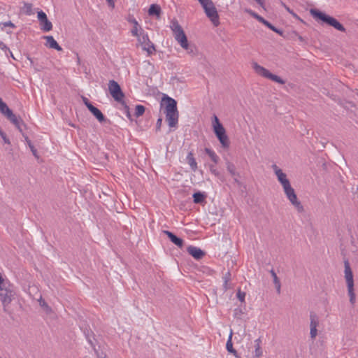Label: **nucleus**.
Listing matches in <instances>:
<instances>
[{
    "label": "nucleus",
    "instance_id": "nucleus-29",
    "mask_svg": "<svg viewBox=\"0 0 358 358\" xmlns=\"http://www.w3.org/2000/svg\"><path fill=\"white\" fill-rule=\"evenodd\" d=\"M22 11L27 15L33 14L32 4L29 3H24L22 7Z\"/></svg>",
    "mask_w": 358,
    "mask_h": 358
},
{
    "label": "nucleus",
    "instance_id": "nucleus-5",
    "mask_svg": "<svg viewBox=\"0 0 358 358\" xmlns=\"http://www.w3.org/2000/svg\"><path fill=\"white\" fill-rule=\"evenodd\" d=\"M170 27L173 32L175 39L180 43L182 48L188 50L189 47L187 36L178 20L176 19L172 20Z\"/></svg>",
    "mask_w": 358,
    "mask_h": 358
},
{
    "label": "nucleus",
    "instance_id": "nucleus-18",
    "mask_svg": "<svg viewBox=\"0 0 358 358\" xmlns=\"http://www.w3.org/2000/svg\"><path fill=\"white\" fill-rule=\"evenodd\" d=\"M252 15L260 22H262V24H264L265 26H266L268 28H269L270 29H271L272 31H273L274 32L280 34V35H282V31L280 29H278V28H276L275 27H274L273 25H272L268 21L266 20L264 17H262V16L259 15L257 13H252Z\"/></svg>",
    "mask_w": 358,
    "mask_h": 358
},
{
    "label": "nucleus",
    "instance_id": "nucleus-27",
    "mask_svg": "<svg viewBox=\"0 0 358 358\" xmlns=\"http://www.w3.org/2000/svg\"><path fill=\"white\" fill-rule=\"evenodd\" d=\"M24 137V139L27 143V145H29L33 155L36 157V158H38V152H37V150L36 149L34 148V145L32 144L31 140L29 138V137L27 136H24V134H22Z\"/></svg>",
    "mask_w": 358,
    "mask_h": 358
},
{
    "label": "nucleus",
    "instance_id": "nucleus-17",
    "mask_svg": "<svg viewBox=\"0 0 358 358\" xmlns=\"http://www.w3.org/2000/svg\"><path fill=\"white\" fill-rule=\"evenodd\" d=\"M187 251L196 259H201L205 255V252L200 248L190 245L187 248Z\"/></svg>",
    "mask_w": 358,
    "mask_h": 358
},
{
    "label": "nucleus",
    "instance_id": "nucleus-12",
    "mask_svg": "<svg viewBox=\"0 0 358 358\" xmlns=\"http://www.w3.org/2000/svg\"><path fill=\"white\" fill-rule=\"evenodd\" d=\"M272 168L275 172V176L278 178V181L280 182L282 187L290 183L289 180L287 178L286 174L284 173L282 171L280 168H278V166L276 164H273L272 166Z\"/></svg>",
    "mask_w": 358,
    "mask_h": 358
},
{
    "label": "nucleus",
    "instance_id": "nucleus-9",
    "mask_svg": "<svg viewBox=\"0 0 358 358\" xmlns=\"http://www.w3.org/2000/svg\"><path fill=\"white\" fill-rule=\"evenodd\" d=\"M284 192L290 201V203L295 207L299 213H302L304 210L303 206L301 203V202L298 200L297 196L295 193L294 189L291 186L290 183L282 187Z\"/></svg>",
    "mask_w": 358,
    "mask_h": 358
},
{
    "label": "nucleus",
    "instance_id": "nucleus-55",
    "mask_svg": "<svg viewBox=\"0 0 358 358\" xmlns=\"http://www.w3.org/2000/svg\"><path fill=\"white\" fill-rule=\"evenodd\" d=\"M107 1H108L109 3H110L111 1H113L112 0H107Z\"/></svg>",
    "mask_w": 358,
    "mask_h": 358
},
{
    "label": "nucleus",
    "instance_id": "nucleus-22",
    "mask_svg": "<svg viewBox=\"0 0 358 358\" xmlns=\"http://www.w3.org/2000/svg\"><path fill=\"white\" fill-rule=\"evenodd\" d=\"M186 160L187 164L189 165L191 169L193 171H196L197 170V163L196 162L195 158L194 157V155L192 152H189L186 157Z\"/></svg>",
    "mask_w": 358,
    "mask_h": 358
},
{
    "label": "nucleus",
    "instance_id": "nucleus-1",
    "mask_svg": "<svg viewBox=\"0 0 358 358\" xmlns=\"http://www.w3.org/2000/svg\"><path fill=\"white\" fill-rule=\"evenodd\" d=\"M161 107L163 108L166 116V121L169 126L171 128L177 127L179 118L177 101L168 95L164 94L161 101Z\"/></svg>",
    "mask_w": 358,
    "mask_h": 358
},
{
    "label": "nucleus",
    "instance_id": "nucleus-44",
    "mask_svg": "<svg viewBox=\"0 0 358 358\" xmlns=\"http://www.w3.org/2000/svg\"><path fill=\"white\" fill-rule=\"evenodd\" d=\"M229 282V281H224V283H223L224 292H226L229 289L231 288V286H230V284Z\"/></svg>",
    "mask_w": 358,
    "mask_h": 358
},
{
    "label": "nucleus",
    "instance_id": "nucleus-25",
    "mask_svg": "<svg viewBox=\"0 0 358 358\" xmlns=\"http://www.w3.org/2000/svg\"><path fill=\"white\" fill-rule=\"evenodd\" d=\"M41 29L43 31H49L52 29V24L50 21L48 20V19L45 20L42 22H40Z\"/></svg>",
    "mask_w": 358,
    "mask_h": 358
},
{
    "label": "nucleus",
    "instance_id": "nucleus-35",
    "mask_svg": "<svg viewBox=\"0 0 358 358\" xmlns=\"http://www.w3.org/2000/svg\"><path fill=\"white\" fill-rule=\"evenodd\" d=\"M317 335V328L310 327V336L312 339H315Z\"/></svg>",
    "mask_w": 358,
    "mask_h": 358
},
{
    "label": "nucleus",
    "instance_id": "nucleus-49",
    "mask_svg": "<svg viewBox=\"0 0 358 358\" xmlns=\"http://www.w3.org/2000/svg\"><path fill=\"white\" fill-rule=\"evenodd\" d=\"M261 343H262V341H261V338H257V339H256V340L255 341V345H260Z\"/></svg>",
    "mask_w": 358,
    "mask_h": 358
},
{
    "label": "nucleus",
    "instance_id": "nucleus-2",
    "mask_svg": "<svg viewBox=\"0 0 358 358\" xmlns=\"http://www.w3.org/2000/svg\"><path fill=\"white\" fill-rule=\"evenodd\" d=\"M311 15L317 20H321L323 23L327 24L341 32H345L346 29L341 24L336 18L327 15L326 13L315 9L312 8L310 10Z\"/></svg>",
    "mask_w": 358,
    "mask_h": 358
},
{
    "label": "nucleus",
    "instance_id": "nucleus-57",
    "mask_svg": "<svg viewBox=\"0 0 358 358\" xmlns=\"http://www.w3.org/2000/svg\"><path fill=\"white\" fill-rule=\"evenodd\" d=\"M0 358H2V357L0 356Z\"/></svg>",
    "mask_w": 358,
    "mask_h": 358
},
{
    "label": "nucleus",
    "instance_id": "nucleus-45",
    "mask_svg": "<svg viewBox=\"0 0 358 358\" xmlns=\"http://www.w3.org/2000/svg\"><path fill=\"white\" fill-rule=\"evenodd\" d=\"M231 280V273L229 271L227 272L223 276L224 281H230Z\"/></svg>",
    "mask_w": 358,
    "mask_h": 358
},
{
    "label": "nucleus",
    "instance_id": "nucleus-46",
    "mask_svg": "<svg viewBox=\"0 0 358 358\" xmlns=\"http://www.w3.org/2000/svg\"><path fill=\"white\" fill-rule=\"evenodd\" d=\"M0 49L6 52V50H8V48L2 41H0Z\"/></svg>",
    "mask_w": 358,
    "mask_h": 358
},
{
    "label": "nucleus",
    "instance_id": "nucleus-20",
    "mask_svg": "<svg viewBox=\"0 0 358 358\" xmlns=\"http://www.w3.org/2000/svg\"><path fill=\"white\" fill-rule=\"evenodd\" d=\"M89 110L93 114V115L97 119V120L102 123L106 121V119L101 111L94 106H89Z\"/></svg>",
    "mask_w": 358,
    "mask_h": 358
},
{
    "label": "nucleus",
    "instance_id": "nucleus-21",
    "mask_svg": "<svg viewBox=\"0 0 358 358\" xmlns=\"http://www.w3.org/2000/svg\"><path fill=\"white\" fill-rule=\"evenodd\" d=\"M161 7L157 4H152L148 10V15L150 16H156L157 19L160 18L161 16Z\"/></svg>",
    "mask_w": 358,
    "mask_h": 358
},
{
    "label": "nucleus",
    "instance_id": "nucleus-4",
    "mask_svg": "<svg viewBox=\"0 0 358 358\" xmlns=\"http://www.w3.org/2000/svg\"><path fill=\"white\" fill-rule=\"evenodd\" d=\"M344 268L345 278L346 280L348 295L350 296V302L352 305H354L356 300V296L354 292L353 273L348 259L344 260Z\"/></svg>",
    "mask_w": 358,
    "mask_h": 358
},
{
    "label": "nucleus",
    "instance_id": "nucleus-14",
    "mask_svg": "<svg viewBox=\"0 0 358 358\" xmlns=\"http://www.w3.org/2000/svg\"><path fill=\"white\" fill-rule=\"evenodd\" d=\"M6 117L11 123H13L17 127V129L21 133L22 132V126L24 125V123L20 117L16 116V115H15L13 113V111Z\"/></svg>",
    "mask_w": 358,
    "mask_h": 358
},
{
    "label": "nucleus",
    "instance_id": "nucleus-54",
    "mask_svg": "<svg viewBox=\"0 0 358 358\" xmlns=\"http://www.w3.org/2000/svg\"><path fill=\"white\" fill-rule=\"evenodd\" d=\"M3 102L1 98H0V104Z\"/></svg>",
    "mask_w": 358,
    "mask_h": 358
},
{
    "label": "nucleus",
    "instance_id": "nucleus-11",
    "mask_svg": "<svg viewBox=\"0 0 358 358\" xmlns=\"http://www.w3.org/2000/svg\"><path fill=\"white\" fill-rule=\"evenodd\" d=\"M108 90L115 101L118 103L124 101V94L117 82L114 80H110L108 83Z\"/></svg>",
    "mask_w": 358,
    "mask_h": 358
},
{
    "label": "nucleus",
    "instance_id": "nucleus-15",
    "mask_svg": "<svg viewBox=\"0 0 358 358\" xmlns=\"http://www.w3.org/2000/svg\"><path fill=\"white\" fill-rule=\"evenodd\" d=\"M127 21L133 24V28L131 30V35L134 36H138V34L143 31V28L138 24L137 20L132 16H129Z\"/></svg>",
    "mask_w": 358,
    "mask_h": 358
},
{
    "label": "nucleus",
    "instance_id": "nucleus-43",
    "mask_svg": "<svg viewBox=\"0 0 358 358\" xmlns=\"http://www.w3.org/2000/svg\"><path fill=\"white\" fill-rule=\"evenodd\" d=\"M1 24L3 27H12V28H15V25L11 21H8V22H3V23H1Z\"/></svg>",
    "mask_w": 358,
    "mask_h": 358
},
{
    "label": "nucleus",
    "instance_id": "nucleus-24",
    "mask_svg": "<svg viewBox=\"0 0 358 358\" xmlns=\"http://www.w3.org/2000/svg\"><path fill=\"white\" fill-rule=\"evenodd\" d=\"M206 196L203 193L198 192L193 194V200L195 203H202L205 201Z\"/></svg>",
    "mask_w": 358,
    "mask_h": 358
},
{
    "label": "nucleus",
    "instance_id": "nucleus-26",
    "mask_svg": "<svg viewBox=\"0 0 358 358\" xmlns=\"http://www.w3.org/2000/svg\"><path fill=\"white\" fill-rule=\"evenodd\" d=\"M205 152L210 157L211 160L215 164L218 163L219 157L216 155V153L213 150L206 148H205Z\"/></svg>",
    "mask_w": 358,
    "mask_h": 358
},
{
    "label": "nucleus",
    "instance_id": "nucleus-16",
    "mask_svg": "<svg viewBox=\"0 0 358 358\" xmlns=\"http://www.w3.org/2000/svg\"><path fill=\"white\" fill-rule=\"evenodd\" d=\"M162 233L166 234L170 241L178 248H182L183 247L184 241L182 238L176 236L174 234L167 230H163Z\"/></svg>",
    "mask_w": 358,
    "mask_h": 358
},
{
    "label": "nucleus",
    "instance_id": "nucleus-31",
    "mask_svg": "<svg viewBox=\"0 0 358 358\" xmlns=\"http://www.w3.org/2000/svg\"><path fill=\"white\" fill-rule=\"evenodd\" d=\"M145 108L143 105H137L135 108V116L138 117L143 115Z\"/></svg>",
    "mask_w": 358,
    "mask_h": 358
},
{
    "label": "nucleus",
    "instance_id": "nucleus-36",
    "mask_svg": "<svg viewBox=\"0 0 358 358\" xmlns=\"http://www.w3.org/2000/svg\"><path fill=\"white\" fill-rule=\"evenodd\" d=\"M0 136L2 138L3 142L6 143V144H8V145H10V139L7 137L6 133L4 131L3 132H0Z\"/></svg>",
    "mask_w": 358,
    "mask_h": 358
},
{
    "label": "nucleus",
    "instance_id": "nucleus-48",
    "mask_svg": "<svg viewBox=\"0 0 358 358\" xmlns=\"http://www.w3.org/2000/svg\"><path fill=\"white\" fill-rule=\"evenodd\" d=\"M275 285L277 292L278 294H280V287H281L280 282H279L278 284H275Z\"/></svg>",
    "mask_w": 358,
    "mask_h": 358
},
{
    "label": "nucleus",
    "instance_id": "nucleus-41",
    "mask_svg": "<svg viewBox=\"0 0 358 358\" xmlns=\"http://www.w3.org/2000/svg\"><path fill=\"white\" fill-rule=\"evenodd\" d=\"M39 303H40L41 306L45 308L47 310H50V308L48 306V305L47 304V303L44 300H43L41 298L39 301Z\"/></svg>",
    "mask_w": 358,
    "mask_h": 358
},
{
    "label": "nucleus",
    "instance_id": "nucleus-50",
    "mask_svg": "<svg viewBox=\"0 0 358 358\" xmlns=\"http://www.w3.org/2000/svg\"><path fill=\"white\" fill-rule=\"evenodd\" d=\"M6 51H8L11 57H13L14 59H15V58L14 57L13 53L11 52V51L8 49Z\"/></svg>",
    "mask_w": 358,
    "mask_h": 358
},
{
    "label": "nucleus",
    "instance_id": "nucleus-7",
    "mask_svg": "<svg viewBox=\"0 0 358 358\" xmlns=\"http://www.w3.org/2000/svg\"><path fill=\"white\" fill-rule=\"evenodd\" d=\"M136 37L138 43L142 47L143 50L147 52L148 56H151L156 52L155 44L150 40L148 34L144 31L140 32Z\"/></svg>",
    "mask_w": 358,
    "mask_h": 358
},
{
    "label": "nucleus",
    "instance_id": "nucleus-38",
    "mask_svg": "<svg viewBox=\"0 0 358 358\" xmlns=\"http://www.w3.org/2000/svg\"><path fill=\"white\" fill-rule=\"evenodd\" d=\"M270 272H271V275H272V277L273 278V283L274 284H278L279 282H280L279 278H278V276H277V275L275 273V272L273 269L271 270Z\"/></svg>",
    "mask_w": 358,
    "mask_h": 358
},
{
    "label": "nucleus",
    "instance_id": "nucleus-33",
    "mask_svg": "<svg viewBox=\"0 0 358 358\" xmlns=\"http://www.w3.org/2000/svg\"><path fill=\"white\" fill-rule=\"evenodd\" d=\"M255 357L259 358L262 355V350L260 345H255Z\"/></svg>",
    "mask_w": 358,
    "mask_h": 358
},
{
    "label": "nucleus",
    "instance_id": "nucleus-59",
    "mask_svg": "<svg viewBox=\"0 0 358 358\" xmlns=\"http://www.w3.org/2000/svg\"><path fill=\"white\" fill-rule=\"evenodd\" d=\"M103 358H106V357H103Z\"/></svg>",
    "mask_w": 358,
    "mask_h": 358
},
{
    "label": "nucleus",
    "instance_id": "nucleus-52",
    "mask_svg": "<svg viewBox=\"0 0 358 358\" xmlns=\"http://www.w3.org/2000/svg\"><path fill=\"white\" fill-rule=\"evenodd\" d=\"M299 39L301 41H303V38L302 36H299Z\"/></svg>",
    "mask_w": 358,
    "mask_h": 358
},
{
    "label": "nucleus",
    "instance_id": "nucleus-10",
    "mask_svg": "<svg viewBox=\"0 0 358 358\" xmlns=\"http://www.w3.org/2000/svg\"><path fill=\"white\" fill-rule=\"evenodd\" d=\"M252 67L257 74H259L266 78L270 79L272 81H274V82L281 84V85H283L285 83V81L284 80H282L280 77L271 73L268 70H267L264 67L259 65L256 62L253 63Z\"/></svg>",
    "mask_w": 358,
    "mask_h": 358
},
{
    "label": "nucleus",
    "instance_id": "nucleus-28",
    "mask_svg": "<svg viewBox=\"0 0 358 358\" xmlns=\"http://www.w3.org/2000/svg\"><path fill=\"white\" fill-rule=\"evenodd\" d=\"M231 338H232V331H231V333L229 334L228 341L226 344V348H227V350H228V352L233 353V354H236V351L233 348V343L231 341Z\"/></svg>",
    "mask_w": 358,
    "mask_h": 358
},
{
    "label": "nucleus",
    "instance_id": "nucleus-58",
    "mask_svg": "<svg viewBox=\"0 0 358 358\" xmlns=\"http://www.w3.org/2000/svg\"><path fill=\"white\" fill-rule=\"evenodd\" d=\"M103 358H106V357H103Z\"/></svg>",
    "mask_w": 358,
    "mask_h": 358
},
{
    "label": "nucleus",
    "instance_id": "nucleus-53",
    "mask_svg": "<svg viewBox=\"0 0 358 358\" xmlns=\"http://www.w3.org/2000/svg\"><path fill=\"white\" fill-rule=\"evenodd\" d=\"M28 59L30 61V62H31V64L33 63L32 59H31L30 57H28Z\"/></svg>",
    "mask_w": 358,
    "mask_h": 358
},
{
    "label": "nucleus",
    "instance_id": "nucleus-23",
    "mask_svg": "<svg viewBox=\"0 0 358 358\" xmlns=\"http://www.w3.org/2000/svg\"><path fill=\"white\" fill-rule=\"evenodd\" d=\"M319 325V318L318 316L314 312H310V327H315Z\"/></svg>",
    "mask_w": 358,
    "mask_h": 358
},
{
    "label": "nucleus",
    "instance_id": "nucleus-34",
    "mask_svg": "<svg viewBox=\"0 0 358 358\" xmlns=\"http://www.w3.org/2000/svg\"><path fill=\"white\" fill-rule=\"evenodd\" d=\"M37 17L39 22H42L45 20L48 19L46 14L42 10L38 12Z\"/></svg>",
    "mask_w": 358,
    "mask_h": 358
},
{
    "label": "nucleus",
    "instance_id": "nucleus-32",
    "mask_svg": "<svg viewBox=\"0 0 358 358\" xmlns=\"http://www.w3.org/2000/svg\"><path fill=\"white\" fill-rule=\"evenodd\" d=\"M120 103L123 107L124 111L127 117H129V119H131V114H130V112H129V107L127 106L126 102L124 101H122V102H120Z\"/></svg>",
    "mask_w": 358,
    "mask_h": 358
},
{
    "label": "nucleus",
    "instance_id": "nucleus-37",
    "mask_svg": "<svg viewBox=\"0 0 358 358\" xmlns=\"http://www.w3.org/2000/svg\"><path fill=\"white\" fill-rule=\"evenodd\" d=\"M245 297V292H241V290H238L237 292V298L241 301V302H243Z\"/></svg>",
    "mask_w": 358,
    "mask_h": 358
},
{
    "label": "nucleus",
    "instance_id": "nucleus-30",
    "mask_svg": "<svg viewBox=\"0 0 358 358\" xmlns=\"http://www.w3.org/2000/svg\"><path fill=\"white\" fill-rule=\"evenodd\" d=\"M0 112L5 116L8 115L12 110L3 101L0 104Z\"/></svg>",
    "mask_w": 358,
    "mask_h": 358
},
{
    "label": "nucleus",
    "instance_id": "nucleus-8",
    "mask_svg": "<svg viewBox=\"0 0 358 358\" xmlns=\"http://www.w3.org/2000/svg\"><path fill=\"white\" fill-rule=\"evenodd\" d=\"M15 292L11 286H6L3 282V285L0 286V299L3 306L4 311H6V307L10 303L14 298Z\"/></svg>",
    "mask_w": 358,
    "mask_h": 358
},
{
    "label": "nucleus",
    "instance_id": "nucleus-3",
    "mask_svg": "<svg viewBox=\"0 0 358 358\" xmlns=\"http://www.w3.org/2000/svg\"><path fill=\"white\" fill-rule=\"evenodd\" d=\"M212 126L213 131L220 143H221L222 148H229L230 142L226 134V130L215 115H214L213 117Z\"/></svg>",
    "mask_w": 358,
    "mask_h": 358
},
{
    "label": "nucleus",
    "instance_id": "nucleus-6",
    "mask_svg": "<svg viewBox=\"0 0 358 358\" xmlns=\"http://www.w3.org/2000/svg\"><path fill=\"white\" fill-rule=\"evenodd\" d=\"M199 1L212 23L215 27L218 26L220 24L219 15L213 2L211 0H199Z\"/></svg>",
    "mask_w": 358,
    "mask_h": 358
},
{
    "label": "nucleus",
    "instance_id": "nucleus-39",
    "mask_svg": "<svg viewBox=\"0 0 358 358\" xmlns=\"http://www.w3.org/2000/svg\"><path fill=\"white\" fill-rule=\"evenodd\" d=\"M285 9L294 17H295L296 19H298V20H300L301 21H302V20L300 19V17L297 15L296 13H295L292 10H291L289 7H287V6L284 5Z\"/></svg>",
    "mask_w": 358,
    "mask_h": 358
},
{
    "label": "nucleus",
    "instance_id": "nucleus-47",
    "mask_svg": "<svg viewBox=\"0 0 358 358\" xmlns=\"http://www.w3.org/2000/svg\"><path fill=\"white\" fill-rule=\"evenodd\" d=\"M210 170L211 173H213L214 175L218 176V174H219L218 171L213 166H210Z\"/></svg>",
    "mask_w": 358,
    "mask_h": 358
},
{
    "label": "nucleus",
    "instance_id": "nucleus-51",
    "mask_svg": "<svg viewBox=\"0 0 358 358\" xmlns=\"http://www.w3.org/2000/svg\"><path fill=\"white\" fill-rule=\"evenodd\" d=\"M259 4H262V0H255Z\"/></svg>",
    "mask_w": 358,
    "mask_h": 358
},
{
    "label": "nucleus",
    "instance_id": "nucleus-42",
    "mask_svg": "<svg viewBox=\"0 0 358 358\" xmlns=\"http://www.w3.org/2000/svg\"><path fill=\"white\" fill-rule=\"evenodd\" d=\"M82 99H83V103H85V105L86 106V107L89 109V106H93L90 102V101L88 100L87 98L85 97V96H83L82 97Z\"/></svg>",
    "mask_w": 358,
    "mask_h": 358
},
{
    "label": "nucleus",
    "instance_id": "nucleus-19",
    "mask_svg": "<svg viewBox=\"0 0 358 358\" xmlns=\"http://www.w3.org/2000/svg\"><path fill=\"white\" fill-rule=\"evenodd\" d=\"M43 38L46 40V45L52 49H55L58 51H62V47L57 43L52 36H45Z\"/></svg>",
    "mask_w": 358,
    "mask_h": 358
},
{
    "label": "nucleus",
    "instance_id": "nucleus-40",
    "mask_svg": "<svg viewBox=\"0 0 358 358\" xmlns=\"http://www.w3.org/2000/svg\"><path fill=\"white\" fill-rule=\"evenodd\" d=\"M162 124V118L159 117V118H158L157 123H156V131H158L161 129Z\"/></svg>",
    "mask_w": 358,
    "mask_h": 358
},
{
    "label": "nucleus",
    "instance_id": "nucleus-13",
    "mask_svg": "<svg viewBox=\"0 0 358 358\" xmlns=\"http://www.w3.org/2000/svg\"><path fill=\"white\" fill-rule=\"evenodd\" d=\"M227 169L230 173V175L234 178V182L238 185V186H241L242 185L241 182L238 180V178L240 177V174L238 172L236 171V169L235 165L230 162H227L226 163Z\"/></svg>",
    "mask_w": 358,
    "mask_h": 358
},
{
    "label": "nucleus",
    "instance_id": "nucleus-56",
    "mask_svg": "<svg viewBox=\"0 0 358 358\" xmlns=\"http://www.w3.org/2000/svg\"><path fill=\"white\" fill-rule=\"evenodd\" d=\"M0 132H3V131L1 130V129L0 128Z\"/></svg>",
    "mask_w": 358,
    "mask_h": 358
}]
</instances>
